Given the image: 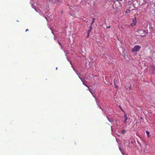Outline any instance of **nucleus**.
Listing matches in <instances>:
<instances>
[{"label":"nucleus","mask_w":155,"mask_h":155,"mask_svg":"<svg viewBox=\"0 0 155 155\" xmlns=\"http://www.w3.org/2000/svg\"><path fill=\"white\" fill-rule=\"evenodd\" d=\"M140 48L141 46L140 45H136L134 46L132 49V51L133 53L138 51L140 50Z\"/></svg>","instance_id":"f257e3e1"},{"label":"nucleus","mask_w":155,"mask_h":155,"mask_svg":"<svg viewBox=\"0 0 155 155\" xmlns=\"http://www.w3.org/2000/svg\"><path fill=\"white\" fill-rule=\"evenodd\" d=\"M70 63L71 65V67H73V70H74V71H75V72L78 75V76H79V78H80V79L81 80V81H82L83 83V84L86 87H87L88 89H89V87L86 85V84H85L83 81L82 80V79L81 78V77L79 76V74L77 72V71L75 70L74 68L73 67V65L71 64V62L70 61Z\"/></svg>","instance_id":"f03ea898"},{"label":"nucleus","mask_w":155,"mask_h":155,"mask_svg":"<svg viewBox=\"0 0 155 155\" xmlns=\"http://www.w3.org/2000/svg\"><path fill=\"white\" fill-rule=\"evenodd\" d=\"M94 97L96 101L97 105L99 107L100 109H101L104 113V111H106L104 110L101 106H100L99 103L97 101V99L96 98L95 96H93Z\"/></svg>","instance_id":"7ed1b4c3"},{"label":"nucleus","mask_w":155,"mask_h":155,"mask_svg":"<svg viewBox=\"0 0 155 155\" xmlns=\"http://www.w3.org/2000/svg\"><path fill=\"white\" fill-rule=\"evenodd\" d=\"M104 114H105L106 116V117L107 118V119L108 120H109V122L111 123H114V121L113 120H112L111 119H109V117L107 116V114L108 113H107V111H104Z\"/></svg>","instance_id":"20e7f679"},{"label":"nucleus","mask_w":155,"mask_h":155,"mask_svg":"<svg viewBox=\"0 0 155 155\" xmlns=\"http://www.w3.org/2000/svg\"><path fill=\"white\" fill-rule=\"evenodd\" d=\"M124 117L125 118V120L124 121V123H127V120L128 119V117L127 116V115L126 113H124Z\"/></svg>","instance_id":"39448f33"},{"label":"nucleus","mask_w":155,"mask_h":155,"mask_svg":"<svg viewBox=\"0 0 155 155\" xmlns=\"http://www.w3.org/2000/svg\"><path fill=\"white\" fill-rule=\"evenodd\" d=\"M137 22L136 21V18H135L134 19H133V23H131V25L132 26H134L135 25V24Z\"/></svg>","instance_id":"423d86ee"},{"label":"nucleus","mask_w":155,"mask_h":155,"mask_svg":"<svg viewBox=\"0 0 155 155\" xmlns=\"http://www.w3.org/2000/svg\"><path fill=\"white\" fill-rule=\"evenodd\" d=\"M151 68L152 69V73L153 74H155V66L153 65H151Z\"/></svg>","instance_id":"0eeeda50"},{"label":"nucleus","mask_w":155,"mask_h":155,"mask_svg":"<svg viewBox=\"0 0 155 155\" xmlns=\"http://www.w3.org/2000/svg\"><path fill=\"white\" fill-rule=\"evenodd\" d=\"M92 28V26H91V25L90 26V27L89 29L88 30V32L90 33L91 32Z\"/></svg>","instance_id":"6e6552de"},{"label":"nucleus","mask_w":155,"mask_h":155,"mask_svg":"<svg viewBox=\"0 0 155 155\" xmlns=\"http://www.w3.org/2000/svg\"><path fill=\"white\" fill-rule=\"evenodd\" d=\"M95 21V18H93L92 19V21L91 22V25L92 26V25L94 23Z\"/></svg>","instance_id":"1a4fd4ad"},{"label":"nucleus","mask_w":155,"mask_h":155,"mask_svg":"<svg viewBox=\"0 0 155 155\" xmlns=\"http://www.w3.org/2000/svg\"><path fill=\"white\" fill-rule=\"evenodd\" d=\"M143 31V33H144V34L145 35L146 34L148 33V31H147V30H145V31Z\"/></svg>","instance_id":"9d476101"},{"label":"nucleus","mask_w":155,"mask_h":155,"mask_svg":"<svg viewBox=\"0 0 155 155\" xmlns=\"http://www.w3.org/2000/svg\"><path fill=\"white\" fill-rule=\"evenodd\" d=\"M130 11L129 10H126L125 11V13L126 14L128 13H130Z\"/></svg>","instance_id":"9b49d317"},{"label":"nucleus","mask_w":155,"mask_h":155,"mask_svg":"<svg viewBox=\"0 0 155 155\" xmlns=\"http://www.w3.org/2000/svg\"><path fill=\"white\" fill-rule=\"evenodd\" d=\"M126 132V131H125V130H123L122 131H121V133L123 134H124Z\"/></svg>","instance_id":"f8f14e48"},{"label":"nucleus","mask_w":155,"mask_h":155,"mask_svg":"<svg viewBox=\"0 0 155 155\" xmlns=\"http://www.w3.org/2000/svg\"><path fill=\"white\" fill-rule=\"evenodd\" d=\"M146 133L147 134L148 137H149V133L150 132L149 131H146Z\"/></svg>","instance_id":"ddd939ff"},{"label":"nucleus","mask_w":155,"mask_h":155,"mask_svg":"<svg viewBox=\"0 0 155 155\" xmlns=\"http://www.w3.org/2000/svg\"><path fill=\"white\" fill-rule=\"evenodd\" d=\"M90 33H89L87 32V37L88 38L89 36Z\"/></svg>","instance_id":"4468645a"},{"label":"nucleus","mask_w":155,"mask_h":155,"mask_svg":"<svg viewBox=\"0 0 155 155\" xmlns=\"http://www.w3.org/2000/svg\"><path fill=\"white\" fill-rule=\"evenodd\" d=\"M89 91H90V92L91 93V94H92V92L91 91L90 89L89 88Z\"/></svg>","instance_id":"2eb2a0df"},{"label":"nucleus","mask_w":155,"mask_h":155,"mask_svg":"<svg viewBox=\"0 0 155 155\" xmlns=\"http://www.w3.org/2000/svg\"><path fill=\"white\" fill-rule=\"evenodd\" d=\"M110 28V26H109L108 27H107V28Z\"/></svg>","instance_id":"dca6fc26"},{"label":"nucleus","mask_w":155,"mask_h":155,"mask_svg":"<svg viewBox=\"0 0 155 155\" xmlns=\"http://www.w3.org/2000/svg\"><path fill=\"white\" fill-rule=\"evenodd\" d=\"M29 31V30H28V29H27L25 31H26H26Z\"/></svg>","instance_id":"f3484780"},{"label":"nucleus","mask_w":155,"mask_h":155,"mask_svg":"<svg viewBox=\"0 0 155 155\" xmlns=\"http://www.w3.org/2000/svg\"><path fill=\"white\" fill-rule=\"evenodd\" d=\"M118 122H119V121H118V120H117V121H116V123H117Z\"/></svg>","instance_id":"a211bd4d"},{"label":"nucleus","mask_w":155,"mask_h":155,"mask_svg":"<svg viewBox=\"0 0 155 155\" xmlns=\"http://www.w3.org/2000/svg\"><path fill=\"white\" fill-rule=\"evenodd\" d=\"M122 0H117V1H122Z\"/></svg>","instance_id":"6ab92c4d"},{"label":"nucleus","mask_w":155,"mask_h":155,"mask_svg":"<svg viewBox=\"0 0 155 155\" xmlns=\"http://www.w3.org/2000/svg\"><path fill=\"white\" fill-rule=\"evenodd\" d=\"M129 88L130 89H131V86H130V87H129Z\"/></svg>","instance_id":"aec40b11"},{"label":"nucleus","mask_w":155,"mask_h":155,"mask_svg":"<svg viewBox=\"0 0 155 155\" xmlns=\"http://www.w3.org/2000/svg\"><path fill=\"white\" fill-rule=\"evenodd\" d=\"M59 0H56V1H59Z\"/></svg>","instance_id":"412c9836"},{"label":"nucleus","mask_w":155,"mask_h":155,"mask_svg":"<svg viewBox=\"0 0 155 155\" xmlns=\"http://www.w3.org/2000/svg\"><path fill=\"white\" fill-rule=\"evenodd\" d=\"M58 43H59V44L60 45H61V44H60V43L59 42H58Z\"/></svg>","instance_id":"4be33fe9"},{"label":"nucleus","mask_w":155,"mask_h":155,"mask_svg":"<svg viewBox=\"0 0 155 155\" xmlns=\"http://www.w3.org/2000/svg\"><path fill=\"white\" fill-rule=\"evenodd\" d=\"M111 130H112V126L111 127Z\"/></svg>","instance_id":"5701e85b"},{"label":"nucleus","mask_w":155,"mask_h":155,"mask_svg":"<svg viewBox=\"0 0 155 155\" xmlns=\"http://www.w3.org/2000/svg\"><path fill=\"white\" fill-rule=\"evenodd\" d=\"M139 31H141L140 30H139Z\"/></svg>","instance_id":"b1692460"},{"label":"nucleus","mask_w":155,"mask_h":155,"mask_svg":"<svg viewBox=\"0 0 155 155\" xmlns=\"http://www.w3.org/2000/svg\"><path fill=\"white\" fill-rule=\"evenodd\" d=\"M56 70L57 69V67L56 68Z\"/></svg>","instance_id":"393cba45"}]
</instances>
